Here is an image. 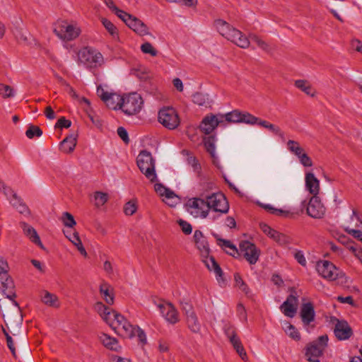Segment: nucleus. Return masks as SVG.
I'll return each instance as SVG.
<instances>
[{"instance_id": "13", "label": "nucleus", "mask_w": 362, "mask_h": 362, "mask_svg": "<svg viewBox=\"0 0 362 362\" xmlns=\"http://www.w3.org/2000/svg\"><path fill=\"white\" fill-rule=\"evenodd\" d=\"M206 199L209 205V209L215 212L227 214L229 210V204L226 197L222 193H213L206 196Z\"/></svg>"}, {"instance_id": "38", "label": "nucleus", "mask_w": 362, "mask_h": 362, "mask_svg": "<svg viewBox=\"0 0 362 362\" xmlns=\"http://www.w3.org/2000/svg\"><path fill=\"white\" fill-rule=\"evenodd\" d=\"M284 330L286 334L296 341L300 339V334L297 329L291 323L286 322L284 325Z\"/></svg>"}, {"instance_id": "35", "label": "nucleus", "mask_w": 362, "mask_h": 362, "mask_svg": "<svg viewBox=\"0 0 362 362\" xmlns=\"http://www.w3.org/2000/svg\"><path fill=\"white\" fill-rule=\"evenodd\" d=\"M66 237L77 247L78 250L83 256H87L86 250L84 248L77 232H74L72 233V235H66Z\"/></svg>"}, {"instance_id": "59", "label": "nucleus", "mask_w": 362, "mask_h": 362, "mask_svg": "<svg viewBox=\"0 0 362 362\" xmlns=\"http://www.w3.org/2000/svg\"><path fill=\"white\" fill-rule=\"evenodd\" d=\"M298 158L300 164H302L304 167H311L313 165L311 158L305 152L298 156Z\"/></svg>"}, {"instance_id": "33", "label": "nucleus", "mask_w": 362, "mask_h": 362, "mask_svg": "<svg viewBox=\"0 0 362 362\" xmlns=\"http://www.w3.org/2000/svg\"><path fill=\"white\" fill-rule=\"evenodd\" d=\"M186 318L188 328L194 333L199 332L201 329V325L198 320L196 313H190V315L186 317Z\"/></svg>"}, {"instance_id": "43", "label": "nucleus", "mask_w": 362, "mask_h": 362, "mask_svg": "<svg viewBox=\"0 0 362 362\" xmlns=\"http://www.w3.org/2000/svg\"><path fill=\"white\" fill-rule=\"evenodd\" d=\"M95 205L97 207L103 206L108 200V194L102 192H96L94 194Z\"/></svg>"}, {"instance_id": "36", "label": "nucleus", "mask_w": 362, "mask_h": 362, "mask_svg": "<svg viewBox=\"0 0 362 362\" xmlns=\"http://www.w3.org/2000/svg\"><path fill=\"white\" fill-rule=\"evenodd\" d=\"M100 340L105 346L111 350L117 351L119 348L117 340L106 334H103L100 336Z\"/></svg>"}, {"instance_id": "42", "label": "nucleus", "mask_w": 362, "mask_h": 362, "mask_svg": "<svg viewBox=\"0 0 362 362\" xmlns=\"http://www.w3.org/2000/svg\"><path fill=\"white\" fill-rule=\"evenodd\" d=\"M226 121L233 123L241 122V112L238 110H233L230 112L226 113L223 115V119Z\"/></svg>"}, {"instance_id": "40", "label": "nucleus", "mask_w": 362, "mask_h": 362, "mask_svg": "<svg viewBox=\"0 0 362 362\" xmlns=\"http://www.w3.org/2000/svg\"><path fill=\"white\" fill-rule=\"evenodd\" d=\"M101 22L113 38L115 39L118 37L117 29L110 21L106 18H102Z\"/></svg>"}, {"instance_id": "29", "label": "nucleus", "mask_w": 362, "mask_h": 362, "mask_svg": "<svg viewBox=\"0 0 362 362\" xmlns=\"http://www.w3.org/2000/svg\"><path fill=\"white\" fill-rule=\"evenodd\" d=\"M202 261L209 271L214 272L217 280L219 281V278L222 277L223 272L214 257L209 255L208 256L203 257Z\"/></svg>"}, {"instance_id": "32", "label": "nucleus", "mask_w": 362, "mask_h": 362, "mask_svg": "<svg viewBox=\"0 0 362 362\" xmlns=\"http://www.w3.org/2000/svg\"><path fill=\"white\" fill-rule=\"evenodd\" d=\"M41 300L45 305L49 307L59 308L60 306L58 297L55 294L49 293L47 291L42 292Z\"/></svg>"}, {"instance_id": "26", "label": "nucleus", "mask_w": 362, "mask_h": 362, "mask_svg": "<svg viewBox=\"0 0 362 362\" xmlns=\"http://www.w3.org/2000/svg\"><path fill=\"white\" fill-rule=\"evenodd\" d=\"M223 330L225 334L226 335L235 350L243 346V344L237 335L235 327L230 325H225Z\"/></svg>"}, {"instance_id": "6", "label": "nucleus", "mask_w": 362, "mask_h": 362, "mask_svg": "<svg viewBox=\"0 0 362 362\" xmlns=\"http://www.w3.org/2000/svg\"><path fill=\"white\" fill-rule=\"evenodd\" d=\"M108 325L115 332L124 338H132L135 335V327L123 315L116 312L113 313V317Z\"/></svg>"}, {"instance_id": "51", "label": "nucleus", "mask_w": 362, "mask_h": 362, "mask_svg": "<svg viewBox=\"0 0 362 362\" xmlns=\"http://www.w3.org/2000/svg\"><path fill=\"white\" fill-rule=\"evenodd\" d=\"M62 221L64 225L68 228H73L76 224L74 216L69 212L63 213Z\"/></svg>"}, {"instance_id": "64", "label": "nucleus", "mask_w": 362, "mask_h": 362, "mask_svg": "<svg viewBox=\"0 0 362 362\" xmlns=\"http://www.w3.org/2000/svg\"><path fill=\"white\" fill-rule=\"evenodd\" d=\"M71 124V122L66 119L65 117H61L59 119L56 124V127L59 128H69Z\"/></svg>"}, {"instance_id": "7", "label": "nucleus", "mask_w": 362, "mask_h": 362, "mask_svg": "<svg viewBox=\"0 0 362 362\" xmlns=\"http://www.w3.org/2000/svg\"><path fill=\"white\" fill-rule=\"evenodd\" d=\"M78 62L86 67L95 68L104 63L102 54L95 49L84 47L78 53Z\"/></svg>"}, {"instance_id": "54", "label": "nucleus", "mask_w": 362, "mask_h": 362, "mask_svg": "<svg viewBox=\"0 0 362 362\" xmlns=\"http://www.w3.org/2000/svg\"><path fill=\"white\" fill-rule=\"evenodd\" d=\"M204 146L206 151L211 155V156H215V144L214 139L213 137H209L204 141Z\"/></svg>"}, {"instance_id": "48", "label": "nucleus", "mask_w": 362, "mask_h": 362, "mask_svg": "<svg viewBox=\"0 0 362 362\" xmlns=\"http://www.w3.org/2000/svg\"><path fill=\"white\" fill-rule=\"evenodd\" d=\"M137 210V205L136 200H130L127 202L124 206V213L127 216L133 215Z\"/></svg>"}, {"instance_id": "41", "label": "nucleus", "mask_w": 362, "mask_h": 362, "mask_svg": "<svg viewBox=\"0 0 362 362\" xmlns=\"http://www.w3.org/2000/svg\"><path fill=\"white\" fill-rule=\"evenodd\" d=\"M249 37L252 42H255L257 45L262 50L266 52L270 51V47L268 45V43H267L265 41L259 37L257 35L250 34Z\"/></svg>"}, {"instance_id": "27", "label": "nucleus", "mask_w": 362, "mask_h": 362, "mask_svg": "<svg viewBox=\"0 0 362 362\" xmlns=\"http://www.w3.org/2000/svg\"><path fill=\"white\" fill-rule=\"evenodd\" d=\"M323 353V348L320 347L316 342H313L308 344L305 356L308 361H312L318 359Z\"/></svg>"}, {"instance_id": "18", "label": "nucleus", "mask_w": 362, "mask_h": 362, "mask_svg": "<svg viewBox=\"0 0 362 362\" xmlns=\"http://www.w3.org/2000/svg\"><path fill=\"white\" fill-rule=\"evenodd\" d=\"M126 25L139 35L144 36L148 34L147 26L139 18L127 13L120 18Z\"/></svg>"}, {"instance_id": "14", "label": "nucleus", "mask_w": 362, "mask_h": 362, "mask_svg": "<svg viewBox=\"0 0 362 362\" xmlns=\"http://www.w3.org/2000/svg\"><path fill=\"white\" fill-rule=\"evenodd\" d=\"M317 271L324 279L334 281L339 275V269L332 262L327 260H321L317 263Z\"/></svg>"}, {"instance_id": "19", "label": "nucleus", "mask_w": 362, "mask_h": 362, "mask_svg": "<svg viewBox=\"0 0 362 362\" xmlns=\"http://www.w3.org/2000/svg\"><path fill=\"white\" fill-rule=\"evenodd\" d=\"M222 122H223V115L216 116L211 115L206 116L203 119L200 124V129L205 134H209Z\"/></svg>"}, {"instance_id": "56", "label": "nucleus", "mask_w": 362, "mask_h": 362, "mask_svg": "<svg viewBox=\"0 0 362 362\" xmlns=\"http://www.w3.org/2000/svg\"><path fill=\"white\" fill-rule=\"evenodd\" d=\"M188 165H189L194 172L199 174L201 171V165L197 159L194 156H189L187 159Z\"/></svg>"}, {"instance_id": "57", "label": "nucleus", "mask_w": 362, "mask_h": 362, "mask_svg": "<svg viewBox=\"0 0 362 362\" xmlns=\"http://www.w3.org/2000/svg\"><path fill=\"white\" fill-rule=\"evenodd\" d=\"M180 227L181 228V230L182 231L186 234V235H189L192 233V225L188 223L187 221H184L182 219H180L178 221H177Z\"/></svg>"}, {"instance_id": "37", "label": "nucleus", "mask_w": 362, "mask_h": 362, "mask_svg": "<svg viewBox=\"0 0 362 362\" xmlns=\"http://www.w3.org/2000/svg\"><path fill=\"white\" fill-rule=\"evenodd\" d=\"M295 86L308 95L312 97L315 95V91L308 81L305 80H297L295 81Z\"/></svg>"}, {"instance_id": "4", "label": "nucleus", "mask_w": 362, "mask_h": 362, "mask_svg": "<svg viewBox=\"0 0 362 362\" xmlns=\"http://www.w3.org/2000/svg\"><path fill=\"white\" fill-rule=\"evenodd\" d=\"M136 163L141 172L151 182H154L157 180L155 160L151 153L142 151L137 157Z\"/></svg>"}, {"instance_id": "31", "label": "nucleus", "mask_w": 362, "mask_h": 362, "mask_svg": "<svg viewBox=\"0 0 362 362\" xmlns=\"http://www.w3.org/2000/svg\"><path fill=\"white\" fill-rule=\"evenodd\" d=\"M94 310L107 324L111 321L112 317H113V313L115 311L112 312L108 307L105 306L101 302H97L94 305Z\"/></svg>"}, {"instance_id": "22", "label": "nucleus", "mask_w": 362, "mask_h": 362, "mask_svg": "<svg viewBox=\"0 0 362 362\" xmlns=\"http://www.w3.org/2000/svg\"><path fill=\"white\" fill-rule=\"evenodd\" d=\"M300 316L304 326H308L314 321L315 312L311 303H305L301 305Z\"/></svg>"}, {"instance_id": "20", "label": "nucleus", "mask_w": 362, "mask_h": 362, "mask_svg": "<svg viewBox=\"0 0 362 362\" xmlns=\"http://www.w3.org/2000/svg\"><path fill=\"white\" fill-rule=\"evenodd\" d=\"M334 333L339 340H346L351 337L353 332L346 321L337 320L334 325Z\"/></svg>"}, {"instance_id": "3", "label": "nucleus", "mask_w": 362, "mask_h": 362, "mask_svg": "<svg viewBox=\"0 0 362 362\" xmlns=\"http://www.w3.org/2000/svg\"><path fill=\"white\" fill-rule=\"evenodd\" d=\"M8 271L9 266L7 261L0 257V293L11 300L15 306L18 307V303L15 300L16 295L14 291V283Z\"/></svg>"}, {"instance_id": "63", "label": "nucleus", "mask_w": 362, "mask_h": 362, "mask_svg": "<svg viewBox=\"0 0 362 362\" xmlns=\"http://www.w3.org/2000/svg\"><path fill=\"white\" fill-rule=\"evenodd\" d=\"M267 129H269L274 134L277 135L281 138H284V133L276 125H274V124L270 123Z\"/></svg>"}, {"instance_id": "23", "label": "nucleus", "mask_w": 362, "mask_h": 362, "mask_svg": "<svg viewBox=\"0 0 362 362\" xmlns=\"http://www.w3.org/2000/svg\"><path fill=\"white\" fill-rule=\"evenodd\" d=\"M194 239L197 249L199 250L202 257L209 255L210 249L206 238L202 231L196 230L194 233Z\"/></svg>"}, {"instance_id": "30", "label": "nucleus", "mask_w": 362, "mask_h": 362, "mask_svg": "<svg viewBox=\"0 0 362 362\" xmlns=\"http://www.w3.org/2000/svg\"><path fill=\"white\" fill-rule=\"evenodd\" d=\"M214 236L216 239L218 245L224 250L226 253L233 257L238 254L236 246L230 240L221 238L217 234H214Z\"/></svg>"}, {"instance_id": "11", "label": "nucleus", "mask_w": 362, "mask_h": 362, "mask_svg": "<svg viewBox=\"0 0 362 362\" xmlns=\"http://www.w3.org/2000/svg\"><path fill=\"white\" fill-rule=\"evenodd\" d=\"M97 95L109 108L117 110L121 107L123 97L116 93L110 91L107 87L101 85L98 86Z\"/></svg>"}, {"instance_id": "1", "label": "nucleus", "mask_w": 362, "mask_h": 362, "mask_svg": "<svg viewBox=\"0 0 362 362\" xmlns=\"http://www.w3.org/2000/svg\"><path fill=\"white\" fill-rule=\"evenodd\" d=\"M214 25L218 32L228 40L243 49L249 47L250 40L241 31L232 27L226 21L218 19L215 21Z\"/></svg>"}, {"instance_id": "46", "label": "nucleus", "mask_w": 362, "mask_h": 362, "mask_svg": "<svg viewBox=\"0 0 362 362\" xmlns=\"http://www.w3.org/2000/svg\"><path fill=\"white\" fill-rule=\"evenodd\" d=\"M163 197L165 198L163 200L168 205L170 206H174L176 205L177 197L170 189L168 188L166 192L165 193Z\"/></svg>"}, {"instance_id": "55", "label": "nucleus", "mask_w": 362, "mask_h": 362, "mask_svg": "<svg viewBox=\"0 0 362 362\" xmlns=\"http://www.w3.org/2000/svg\"><path fill=\"white\" fill-rule=\"evenodd\" d=\"M236 286L245 293L247 294L249 293V288L247 286V284L244 282V281L242 279L240 276L238 274H235L234 276Z\"/></svg>"}, {"instance_id": "2", "label": "nucleus", "mask_w": 362, "mask_h": 362, "mask_svg": "<svg viewBox=\"0 0 362 362\" xmlns=\"http://www.w3.org/2000/svg\"><path fill=\"white\" fill-rule=\"evenodd\" d=\"M214 25L218 32L228 40L243 49L249 47L250 40L241 31L232 27L226 21L218 19L215 21Z\"/></svg>"}, {"instance_id": "45", "label": "nucleus", "mask_w": 362, "mask_h": 362, "mask_svg": "<svg viewBox=\"0 0 362 362\" xmlns=\"http://www.w3.org/2000/svg\"><path fill=\"white\" fill-rule=\"evenodd\" d=\"M193 102L199 105L204 106L209 103V98L207 95L203 94L202 93H196L192 95Z\"/></svg>"}, {"instance_id": "24", "label": "nucleus", "mask_w": 362, "mask_h": 362, "mask_svg": "<svg viewBox=\"0 0 362 362\" xmlns=\"http://www.w3.org/2000/svg\"><path fill=\"white\" fill-rule=\"evenodd\" d=\"M20 226L24 233V234L30 239V240L38 245L41 248H44V246L40 240V236L38 235L36 230L24 221L20 222Z\"/></svg>"}, {"instance_id": "61", "label": "nucleus", "mask_w": 362, "mask_h": 362, "mask_svg": "<svg viewBox=\"0 0 362 362\" xmlns=\"http://www.w3.org/2000/svg\"><path fill=\"white\" fill-rule=\"evenodd\" d=\"M0 190L5 194V196L9 199L16 193L8 186L6 185L4 182L1 181Z\"/></svg>"}, {"instance_id": "16", "label": "nucleus", "mask_w": 362, "mask_h": 362, "mask_svg": "<svg viewBox=\"0 0 362 362\" xmlns=\"http://www.w3.org/2000/svg\"><path fill=\"white\" fill-rule=\"evenodd\" d=\"M240 250L243 253L244 257L250 264H255L259 259L260 250L256 245L250 241H242L240 243Z\"/></svg>"}, {"instance_id": "39", "label": "nucleus", "mask_w": 362, "mask_h": 362, "mask_svg": "<svg viewBox=\"0 0 362 362\" xmlns=\"http://www.w3.org/2000/svg\"><path fill=\"white\" fill-rule=\"evenodd\" d=\"M287 148L297 158L305 152V150L300 146V144L294 140L288 141Z\"/></svg>"}, {"instance_id": "44", "label": "nucleus", "mask_w": 362, "mask_h": 362, "mask_svg": "<svg viewBox=\"0 0 362 362\" xmlns=\"http://www.w3.org/2000/svg\"><path fill=\"white\" fill-rule=\"evenodd\" d=\"M105 4L119 18L126 16V12L117 8L113 0H103Z\"/></svg>"}, {"instance_id": "21", "label": "nucleus", "mask_w": 362, "mask_h": 362, "mask_svg": "<svg viewBox=\"0 0 362 362\" xmlns=\"http://www.w3.org/2000/svg\"><path fill=\"white\" fill-rule=\"evenodd\" d=\"M259 226L264 234L279 244L283 245L289 243V238L286 235L275 230L266 223H260Z\"/></svg>"}, {"instance_id": "62", "label": "nucleus", "mask_w": 362, "mask_h": 362, "mask_svg": "<svg viewBox=\"0 0 362 362\" xmlns=\"http://www.w3.org/2000/svg\"><path fill=\"white\" fill-rule=\"evenodd\" d=\"M117 134L119 135V136L122 139V141L124 143H126V144L129 143V136H128V133H127V130L125 129V128H124L122 127H119L117 128Z\"/></svg>"}, {"instance_id": "28", "label": "nucleus", "mask_w": 362, "mask_h": 362, "mask_svg": "<svg viewBox=\"0 0 362 362\" xmlns=\"http://www.w3.org/2000/svg\"><path fill=\"white\" fill-rule=\"evenodd\" d=\"M77 134L75 133L71 134L64 139L60 143V150L65 153L72 152L76 145Z\"/></svg>"}, {"instance_id": "9", "label": "nucleus", "mask_w": 362, "mask_h": 362, "mask_svg": "<svg viewBox=\"0 0 362 362\" xmlns=\"http://www.w3.org/2000/svg\"><path fill=\"white\" fill-rule=\"evenodd\" d=\"M121 109L126 115H132L140 112L143 105L142 98L136 93H130L122 98Z\"/></svg>"}, {"instance_id": "58", "label": "nucleus", "mask_w": 362, "mask_h": 362, "mask_svg": "<svg viewBox=\"0 0 362 362\" xmlns=\"http://www.w3.org/2000/svg\"><path fill=\"white\" fill-rule=\"evenodd\" d=\"M298 158L300 164H302L304 167H311L313 165L311 158L305 152L298 156Z\"/></svg>"}, {"instance_id": "52", "label": "nucleus", "mask_w": 362, "mask_h": 362, "mask_svg": "<svg viewBox=\"0 0 362 362\" xmlns=\"http://www.w3.org/2000/svg\"><path fill=\"white\" fill-rule=\"evenodd\" d=\"M0 95L4 98H11L14 96V91L11 86L0 84Z\"/></svg>"}, {"instance_id": "47", "label": "nucleus", "mask_w": 362, "mask_h": 362, "mask_svg": "<svg viewBox=\"0 0 362 362\" xmlns=\"http://www.w3.org/2000/svg\"><path fill=\"white\" fill-rule=\"evenodd\" d=\"M259 118L246 112H241V122L254 125L257 123Z\"/></svg>"}, {"instance_id": "60", "label": "nucleus", "mask_w": 362, "mask_h": 362, "mask_svg": "<svg viewBox=\"0 0 362 362\" xmlns=\"http://www.w3.org/2000/svg\"><path fill=\"white\" fill-rule=\"evenodd\" d=\"M3 332L5 334L6 339V343L8 349H10L11 352L12 353V355L16 357V349L14 346V343L13 341L12 337L6 332L5 329H3Z\"/></svg>"}, {"instance_id": "50", "label": "nucleus", "mask_w": 362, "mask_h": 362, "mask_svg": "<svg viewBox=\"0 0 362 362\" xmlns=\"http://www.w3.org/2000/svg\"><path fill=\"white\" fill-rule=\"evenodd\" d=\"M42 134V131L37 126L30 125L25 132V135L29 139L35 136L40 137Z\"/></svg>"}, {"instance_id": "53", "label": "nucleus", "mask_w": 362, "mask_h": 362, "mask_svg": "<svg viewBox=\"0 0 362 362\" xmlns=\"http://www.w3.org/2000/svg\"><path fill=\"white\" fill-rule=\"evenodd\" d=\"M141 50L145 54H151L152 57H155L158 54L157 50L148 42L141 45Z\"/></svg>"}, {"instance_id": "49", "label": "nucleus", "mask_w": 362, "mask_h": 362, "mask_svg": "<svg viewBox=\"0 0 362 362\" xmlns=\"http://www.w3.org/2000/svg\"><path fill=\"white\" fill-rule=\"evenodd\" d=\"M262 207L267 211L276 216H287L289 214V212L287 211L281 209H276L270 204H263Z\"/></svg>"}, {"instance_id": "5", "label": "nucleus", "mask_w": 362, "mask_h": 362, "mask_svg": "<svg viewBox=\"0 0 362 362\" xmlns=\"http://www.w3.org/2000/svg\"><path fill=\"white\" fill-rule=\"evenodd\" d=\"M53 32L60 40L71 41L78 37L81 29L76 23L59 21L54 25Z\"/></svg>"}, {"instance_id": "25", "label": "nucleus", "mask_w": 362, "mask_h": 362, "mask_svg": "<svg viewBox=\"0 0 362 362\" xmlns=\"http://www.w3.org/2000/svg\"><path fill=\"white\" fill-rule=\"evenodd\" d=\"M305 188L313 196H317L320 192V181L313 173H307L305 176Z\"/></svg>"}, {"instance_id": "17", "label": "nucleus", "mask_w": 362, "mask_h": 362, "mask_svg": "<svg viewBox=\"0 0 362 362\" xmlns=\"http://www.w3.org/2000/svg\"><path fill=\"white\" fill-rule=\"evenodd\" d=\"M158 308L162 316L170 324L174 325L179 322L180 316L175 306L168 302L160 303L157 304Z\"/></svg>"}, {"instance_id": "15", "label": "nucleus", "mask_w": 362, "mask_h": 362, "mask_svg": "<svg viewBox=\"0 0 362 362\" xmlns=\"http://www.w3.org/2000/svg\"><path fill=\"white\" fill-rule=\"evenodd\" d=\"M298 305V296L294 288L291 289V294L281 305L280 310L283 314L288 317H293L296 314Z\"/></svg>"}, {"instance_id": "34", "label": "nucleus", "mask_w": 362, "mask_h": 362, "mask_svg": "<svg viewBox=\"0 0 362 362\" xmlns=\"http://www.w3.org/2000/svg\"><path fill=\"white\" fill-rule=\"evenodd\" d=\"M100 292L105 302L112 305L114 303V296L110 290V286L106 283H103L100 286Z\"/></svg>"}, {"instance_id": "12", "label": "nucleus", "mask_w": 362, "mask_h": 362, "mask_svg": "<svg viewBox=\"0 0 362 362\" xmlns=\"http://www.w3.org/2000/svg\"><path fill=\"white\" fill-rule=\"evenodd\" d=\"M301 205L306 209V214L313 218H322L325 214L326 208L318 196H313L307 202H302Z\"/></svg>"}, {"instance_id": "8", "label": "nucleus", "mask_w": 362, "mask_h": 362, "mask_svg": "<svg viewBox=\"0 0 362 362\" xmlns=\"http://www.w3.org/2000/svg\"><path fill=\"white\" fill-rule=\"evenodd\" d=\"M187 211L194 218H205L209 213L207 200L202 198L194 197L189 199L186 203Z\"/></svg>"}, {"instance_id": "10", "label": "nucleus", "mask_w": 362, "mask_h": 362, "mask_svg": "<svg viewBox=\"0 0 362 362\" xmlns=\"http://www.w3.org/2000/svg\"><path fill=\"white\" fill-rule=\"evenodd\" d=\"M158 122L168 129H176L180 123V117L176 110L173 107H163L158 112Z\"/></svg>"}]
</instances>
